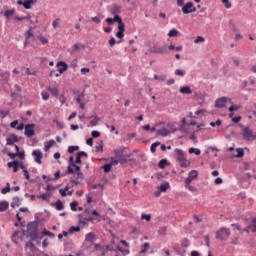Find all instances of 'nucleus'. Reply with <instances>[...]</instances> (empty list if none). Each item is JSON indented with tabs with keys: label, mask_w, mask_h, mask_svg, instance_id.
Here are the masks:
<instances>
[{
	"label": "nucleus",
	"mask_w": 256,
	"mask_h": 256,
	"mask_svg": "<svg viewBox=\"0 0 256 256\" xmlns=\"http://www.w3.org/2000/svg\"><path fill=\"white\" fill-rule=\"evenodd\" d=\"M228 111H230L231 113H233V111H239V106L232 105L228 108Z\"/></svg>",
	"instance_id": "nucleus-56"
},
{
	"label": "nucleus",
	"mask_w": 256,
	"mask_h": 256,
	"mask_svg": "<svg viewBox=\"0 0 256 256\" xmlns=\"http://www.w3.org/2000/svg\"><path fill=\"white\" fill-rule=\"evenodd\" d=\"M227 100H228L227 97L218 98L215 102V107L217 109H223V107L227 105Z\"/></svg>",
	"instance_id": "nucleus-10"
},
{
	"label": "nucleus",
	"mask_w": 256,
	"mask_h": 256,
	"mask_svg": "<svg viewBox=\"0 0 256 256\" xmlns=\"http://www.w3.org/2000/svg\"><path fill=\"white\" fill-rule=\"evenodd\" d=\"M84 240L86 242H90V243L95 242V240H96L95 234L94 233H87Z\"/></svg>",
	"instance_id": "nucleus-21"
},
{
	"label": "nucleus",
	"mask_w": 256,
	"mask_h": 256,
	"mask_svg": "<svg viewBox=\"0 0 256 256\" xmlns=\"http://www.w3.org/2000/svg\"><path fill=\"white\" fill-rule=\"evenodd\" d=\"M39 41L42 43V45H47L49 43V40L43 36L39 37Z\"/></svg>",
	"instance_id": "nucleus-55"
},
{
	"label": "nucleus",
	"mask_w": 256,
	"mask_h": 256,
	"mask_svg": "<svg viewBox=\"0 0 256 256\" xmlns=\"http://www.w3.org/2000/svg\"><path fill=\"white\" fill-rule=\"evenodd\" d=\"M95 149L98 153H103V143L96 145Z\"/></svg>",
	"instance_id": "nucleus-54"
},
{
	"label": "nucleus",
	"mask_w": 256,
	"mask_h": 256,
	"mask_svg": "<svg viewBox=\"0 0 256 256\" xmlns=\"http://www.w3.org/2000/svg\"><path fill=\"white\" fill-rule=\"evenodd\" d=\"M150 248V243L145 242L144 245H142V250H141V254H144L145 252H147V250Z\"/></svg>",
	"instance_id": "nucleus-37"
},
{
	"label": "nucleus",
	"mask_w": 256,
	"mask_h": 256,
	"mask_svg": "<svg viewBox=\"0 0 256 256\" xmlns=\"http://www.w3.org/2000/svg\"><path fill=\"white\" fill-rule=\"evenodd\" d=\"M157 133L161 136V137H167L169 135V133H171V131H169V129L163 127L162 129L157 130Z\"/></svg>",
	"instance_id": "nucleus-20"
},
{
	"label": "nucleus",
	"mask_w": 256,
	"mask_h": 256,
	"mask_svg": "<svg viewBox=\"0 0 256 256\" xmlns=\"http://www.w3.org/2000/svg\"><path fill=\"white\" fill-rule=\"evenodd\" d=\"M42 235L48 236L49 238H55V234L53 232H49L48 230H42Z\"/></svg>",
	"instance_id": "nucleus-33"
},
{
	"label": "nucleus",
	"mask_w": 256,
	"mask_h": 256,
	"mask_svg": "<svg viewBox=\"0 0 256 256\" xmlns=\"http://www.w3.org/2000/svg\"><path fill=\"white\" fill-rule=\"evenodd\" d=\"M49 194H43L41 196H39V199H42L43 201H49Z\"/></svg>",
	"instance_id": "nucleus-58"
},
{
	"label": "nucleus",
	"mask_w": 256,
	"mask_h": 256,
	"mask_svg": "<svg viewBox=\"0 0 256 256\" xmlns=\"http://www.w3.org/2000/svg\"><path fill=\"white\" fill-rule=\"evenodd\" d=\"M250 228L252 233H256V216L252 218Z\"/></svg>",
	"instance_id": "nucleus-29"
},
{
	"label": "nucleus",
	"mask_w": 256,
	"mask_h": 256,
	"mask_svg": "<svg viewBox=\"0 0 256 256\" xmlns=\"http://www.w3.org/2000/svg\"><path fill=\"white\" fill-rule=\"evenodd\" d=\"M19 142V137L15 134H11L7 139H6V145H13L14 143Z\"/></svg>",
	"instance_id": "nucleus-14"
},
{
	"label": "nucleus",
	"mask_w": 256,
	"mask_h": 256,
	"mask_svg": "<svg viewBox=\"0 0 256 256\" xmlns=\"http://www.w3.org/2000/svg\"><path fill=\"white\" fill-rule=\"evenodd\" d=\"M180 93H182L183 95H191V93H193V90H191V87L189 86H184L180 88Z\"/></svg>",
	"instance_id": "nucleus-18"
},
{
	"label": "nucleus",
	"mask_w": 256,
	"mask_h": 256,
	"mask_svg": "<svg viewBox=\"0 0 256 256\" xmlns=\"http://www.w3.org/2000/svg\"><path fill=\"white\" fill-rule=\"evenodd\" d=\"M221 2L224 4V7L226 9H231L232 5L231 2H229V0H221Z\"/></svg>",
	"instance_id": "nucleus-45"
},
{
	"label": "nucleus",
	"mask_w": 256,
	"mask_h": 256,
	"mask_svg": "<svg viewBox=\"0 0 256 256\" xmlns=\"http://www.w3.org/2000/svg\"><path fill=\"white\" fill-rule=\"evenodd\" d=\"M114 155L116 159L119 161H127L125 157H128L127 154H125V148L124 149H118L114 151Z\"/></svg>",
	"instance_id": "nucleus-8"
},
{
	"label": "nucleus",
	"mask_w": 256,
	"mask_h": 256,
	"mask_svg": "<svg viewBox=\"0 0 256 256\" xmlns=\"http://www.w3.org/2000/svg\"><path fill=\"white\" fill-rule=\"evenodd\" d=\"M159 191H161L162 193L167 192V190L169 189V182H164L159 186Z\"/></svg>",
	"instance_id": "nucleus-26"
},
{
	"label": "nucleus",
	"mask_w": 256,
	"mask_h": 256,
	"mask_svg": "<svg viewBox=\"0 0 256 256\" xmlns=\"http://www.w3.org/2000/svg\"><path fill=\"white\" fill-rule=\"evenodd\" d=\"M47 91H49L51 93V95H53V97H59V89L57 87L49 86L47 88Z\"/></svg>",
	"instance_id": "nucleus-19"
},
{
	"label": "nucleus",
	"mask_w": 256,
	"mask_h": 256,
	"mask_svg": "<svg viewBox=\"0 0 256 256\" xmlns=\"http://www.w3.org/2000/svg\"><path fill=\"white\" fill-rule=\"evenodd\" d=\"M56 67H58V73H60V75H63V73L67 71L69 66L64 61H59L56 64Z\"/></svg>",
	"instance_id": "nucleus-11"
},
{
	"label": "nucleus",
	"mask_w": 256,
	"mask_h": 256,
	"mask_svg": "<svg viewBox=\"0 0 256 256\" xmlns=\"http://www.w3.org/2000/svg\"><path fill=\"white\" fill-rule=\"evenodd\" d=\"M196 178H198V171L196 170L190 171L188 178L185 179V184L190 185L192 181L195 180Z\"/></svg>",
	"instance_id": "nucleus-9"
},
{
	"label": "nucleus",
	"mask_w": 256,
	"mask_h": 256,
	"mask_svg": "<svg viewBox=\"0 0 256 256\" xmlns=\"http://www.w3.org/2000/svg\"><path fill=\"white\" fill-rule=\"evenodd\" d=\"M116 244H115V240H111V245H106V247H104V249L108 252H113L116 249Z\"/></svg>",
	"instance_id": "nucleus-22"
},
{
	"label": "nucleus",
	"mask_w": 256,
	"mask_h": 256,
	"mask_svg": "<svg viewBox=\"0 0 256 256\" xmlns=\"http://www.w3.org/2000/svg\"><path fill=\"white\" fill-rule=\"evenodd\" d=\"M53 145H55V140H49L44 145V151H49V149H51V147H53Z\"/></svg>",
	"instance_id": "nucleus-27"
},
{
	"label": "nucleus",
	"mask_w": 256,
	"mask_h": 256,
	"mask_svg": "<svg viewBox=\"0 0 256 256\" xmlns=\"http://www.w3.org/2000/svg\"><path fill=\"white\" fill-rule=\"evenodd\" d=\"M159 145H161V142H154L150 146L151 153H155V151H157V147H159Z\"/></svg>",
	"instance_id": "nucleus-31"
},
{
	"label": "nucleus",
	"mask_w": 256,
	"mask_h": 256,
	"mask_svg": "<svg viewBox=\"0 0 256 256\" xmlns=\"http://www.w3.org/2000/svg\"><path fill=\"white\" fill-rule=\"evenodd\" d=\"M179 35V32L177 29L173 28L169 31L168 37H177Z\"/></svg>",
	"instance_id": "nucleus-30"
},
{
	"label": "nucleus",
	"mask_w": 256,
	"mask_h": 256,
	"mask_svg": "<svg viewBox=\"0 0 256 256\" xmlns=\"http://www.w3.org/2000/svg\"><path fill=\"white\" fill-rule=\"evenodd\" d=\"M175 155L177 161H186L185 159V153L181 149H175Z\"/></svg>",
	"instance_id": "nucleus-15"
},
{
	"label": "nucleus",
	"mask_w": 256,
	"mask_h": 256,
	"mask_svg": "<svg viewBox=\"0 0 256 256\" xmlns=\"http://www.w3.org/2000/svg\"><path fill=\"white\" fill-rule=\"evenodd\" d=\"M194 43H205V38H203V36H198L195 40Z\"/></svg>",
	"instance_id": "nucleus-49"
},
{
	"label": "nucleus",
	"mask_w": 256,
	"mask_h": 256,
	"mask_svg": "<svg viewBox=\"0 0 256 256\" xmlns=\"http://www.w3.org/2000/svg\"><path fill=\"white\" fill-rule=\"evenodd\" d=\"M19 125V120H14L10 123L11 129H17V126Z\"/></svg>",
	"instance_id": "nucleus-50"
},
{
	"label": "nucleus",
	"mask_w": 256,
	"mask_h": 256,
	"mask_svg": "<svg viewBox=\"0 0 256 256\" xmlns=\"http://www.w3.org/2000/svg\"><path fill=\"white\" fill-rule=\"evenodd\" d=\"M41 95H42V99L43 101H48L49 100V93L48 92H41Z\"/></svg>",
	"instance_id": "nucleus-52"
},
{
	"label": "nucleus",
	"mask_w": 256,
	"mask_h": 256,
	"mask_svg": "<svg viewBox=\"0 0 256 256\" xmlns=\"http://www.w3.org/2000/svg\"><path fill=\"white\" fill-rule=\"evenodd\" d=\"M115 43H117V40H115L114 37L110 38V40H109L110 47H113L115 45Z\"/></svg>",
	"instance_id": "nucleus-62"
},
{
	"label": "nucleus",
	"mask_w": 256,
	"mask_h": 256,
	"mask_svg": "<svg viewBox=\"0 0 256 256\" xmlns=\"http://www.w3.org/2000/svg\"><path fill=\"white\" fill-rule=\"evenodd\" d=\"M55 208H56V211L64 210V204L62 203L61 200H58L55 202Z\"/></svg>",
	"instance_id": "nucleus-28"
},
{
	"label": "nucleus",
	"mask_w": 256,
	"mask_h": 256,
	"mask_svg": "<svg viewBox=\"0 0 256 256\" xmlns=\"http://www.w3.org/2000/svg\"><path fill=\"white\" fill-rule=\"evenodd\" d=\"M7 209H9V202L1 201L0 202V212L7 211Z\"/></svg>",
	"instance_id": "nucleus-25"
},
{
	"label": "nucleus",
	"mask_w": 256,
	"mask_h": 256,
	"mask_svg": "<svg viewBox=\"0 0 256 256\" xmlns=\"http://www.w3.org/2000/svg\"><path fill=\"white\" fill-rule=\"evenodd\" d=\"M26 74L27 75H33L35 77V75H37V71H32L31 72V69L27 68L26 69Z\"/></svg>",
	"instance_id": "nucleus-60"
},
{
	"label": "nucleus",
	"mask_w": 256,
	"mask_h": 256,
	"mask_svg": "<svg viewBox=\"0 0 256 256\" xmlns=\"http://www.w3.org/2000/svg\"><path fill=\"white\" fill-rule=\"evenodd\" d=\"M141 219L150 222L151 215L150 214H142Z\"/></svg>",
	"instance_id": "nucleus-53"
},
{
	"label": "nucleus",
	"mask_w": 256,
	"mask_h": 256,
	"mask_svg": "<svg viewBox=\"0 0 256 256\" xmlns=\"http://www.w3.org/2000/svg\"><path fill=\"white\" fill-rule=\"evenodd\" d=\"M94 251H96L100 256H105L108 252L102 245L99 244L94 245Z\"/></svg>",
	"instance_id": "nucleus-12"
},
{
	"label": "nucleus",
	"mask_w": 256,
	"mask_h": 256,
	"mask_svg": "<svg viewBox=\"0 0 256 256\" xmlns=\"http://www.w3.org/2000/svg\"><path fill=\"white\" fill-rule=\"evenodd\" d=\"M106 23H108V25H114L115 23H118V32L116 33V37L118 39H123V37H125V23L123 22L121 16L106 18Z\"/></svg>",
	"instance_id": "nucleus-2"
},
{
	"label": "nucleus",
	"mask_w": 256,
	"mask_h": 256,
	"mask_svg": "<svg viewBox=\"0 0 256 256\" xmlns=\"http://www.w3.org/2000/svg\"><path fill=\"white\" fill-rule=\"evenodd\" d=\"M155 53H167V46H161L156 48Z\"/></svg>",
	"instance_id": "nucleus-34"
},
{
	"label": "nucleus",
	"mask_w": 256,
	"mask_h": 256,
	"mask_svg": "<svg viewBox=\"0 0 256 256\" xmlns=\"http://www.w3.org/2000/svg\"><path fill=\"white\" fill-rule=\"evenodd\" d=\"M7 166L8 168H13L14 173L18 172L20 167V169H22V172H24L25 179L30 180V174L28 173L27 168L23 165L22 162H18V161L8 162Z\"/></svg>",
	"instance_id": "nucleus-3"
},
{
	"label": "nucleus",
	"mask_w": 256,
	"mask_h": 256,
	"mask_svg": "<svg viewBox=\"0 0 256 256\" xmlns=\"http://www.w3.org/2000/svg\"><path fill=\"white\" fill-rule=\"evenodd\" d=\"M118 162H111L110 164H104V173H109L113 165H117Z\"/></svg>",
	"instance_id": "nucleus-24"
},
{
	"label": "nucleus",
	"mask_w": 256,
	"mask_h": 256,
	"mask_svg": "<svg viewBox=\"0 0 256 256\" xmlns=\"http://www.w3.org/2000/svg\"><path fill=\"white\" fill-rule=\"evenodd\" d=\"M189 153L190 154H195V155H201V150L199 148H189Z\"/></svg>",
	"instance_id": "nucleus-35"
},
{
	"label": "nucleus",
	"mask_w": 256,
	"mask_h": 256,
	"mask_svg": "<svg viewBox=\"0 0 256 256\" xmlns=\"http://www.w3.org/2000/svg\"><path fill=\"white\" fill-rule=\"evenodd\" d=\"M76 207H78L77 201H73L72 203H70V210H72L73 212L77 211Z\"/></svg>",
	"instance_id": "nucleus-44"
},
{
	"label": "nucleus",
	"mask_w": 256,
	"mask_h": 256,
	"mask_svg": "<svg viewBox=\"0 0 256 256\" xmlns=\"http://www.w3.org/2000/svg\"><path fill=\"white\" fill-rule=\"evenodd\" d=\"M91 135L94 139H97V137H101V132L97 131V130H93L91 132Z\"/></svg>",
	"instance_id": "nucleus-48"
},
{
	"label": "nucleus",
	"mask_w": 256,
	"mask_h": 256,
	"mask_svg": "<svg viewBox=\"0 0 256 256\" xmlns=\"http://www.w3.org/2000/svg\"><path fill=\"white\" fill-rule=\"evenodd\" d=\"M178 7H182V13L184 15H189L191 13V9L193 7V2H187L185 4V0H177Z\"/></svg>",
	"instance_id": "nucleus-6"
},
{
	"label": "nucleus",
	"mask_w": 256,
	"mask_h": 256,
	"mask_svg": "<svg viewBox=\"0 0 256 256\" xmlns=\"http://www.w3.org/2000/svg\"><path fill=\"white\" fill-rule=\"evenodd\" d=\"M35 124H27L25 125V132L24 135H26V137H33V135H35V130H34Z\"/></svg>",
	"instance_id": "nucleus-7"
},
{
	"label": "nucleus",
	"mask_w": 256,
	"mask_h": 256,
	"mask_svg": "<svg viewBox=\"0 0 256 256\" xmlns=\"http://www.w3.org/2000/svg\"><path fill=\"white\" fill-rule=\"evenodd\" d=\"M175 75H178L179 77H184L185 76V70L176 69L175 70Z\"/></svg>",
	"instance_id": "nucleus-43"
},
{
	"label": "nucleus",
	"mask_w": 256,
	"mask_h": 256,
	"mask_svg": "<svg viewBox=\"0 0 256 256\" xmlns=\"http://www.w3.org/2000/svg\"><path fill=\"white\" fill-rule=\"evenodd\" d=\"M27 21H30L31 25H35L37 23H39V20L37 19V17H31L30 18H26Z\"/></svg>",
	"instance_id": "nucleus-40"
},
{
	"label": "nucleus",
	"mask_w": 256,
	"mask_h": 256,
	"mask_svg": "<svg viewBox=\"0 0 256 256\" xmlns=\"http://www.w3.org/2000/svg\"><path fill=\"white\" fill-rule=\"evenodd\" d=\"M13 15H15V10H6L5 12H4V17H6V19H9V17H11V16H13Z\"/></svg>",
	"instance_id": "nucleus-32"
},
{
	"label": "nucleus",
	"mask_w": 256,
	"mask_h": 256,
	"mask_svg": "<svg viewBox=\"0 0 256 256\" xmlns=\"http://www.w3.org/2000/svg\"><path fill=\"white\" fill-rule=\"evenodd\" d=\"M83 157H84V159H87V158L89 157V155H88L87 152H85V151H80V152H78V153L76 154V159H75V161H81V159H83Z\"/></svg>",
	"instance_id": "nucleus-17"
},
{
	"label": "nucleus",
	"mask_w": 256,
	"mask_h": 256,
	"mask_svg": "<svg viewBox=\"0 0 256 256\" xmlns=\"http://www.w3.org/2000/svg\"><path fill=\"white\" fill-rule=\"evenodd\" d=\"M15 19L17 21H27V19H31V15H28V16H25V17L16 16Z\"/></svg>",
	"instance_id": "nucleus-51"
},
{
	"label": "nucleus",
	"mask_w": 256,
	"mask_h": 256,
	"mask_svg": "<svg viewBox=\"0 0 256 256\" xmlns=\"http://www.w3.org/2000/svg\"><path fill=\"white\" fill-rule=\"evenodd\" d=\"M76 163V164H74ZM81 161L77 162H70L68 166V173L69 174H76V177L72 179V183L75 185L81 184V181L83 180V173L81 172V167H79L78 164H80Z\"/></svg>",
	"instance_id": "nucleus-1"
},
{
	"label": "nucleus",
	"mask_w": 256,
	"mask_h": 256,
	"mask_svg": "<svg viewBox=\"0 0 256 256\" xmlns=\"http://www.w3.org/2000/svg\"><path fill=\"white\" fill-rule=\"evenodd\" d=\"M242 137L244 141H255L256 134L253 133V130L249 127H245L242 130Z\"/></svg>",
	"instance_id": "nucleus-5"
},
{
	"label": "nucleus",
	"mask_w": 256,
	"mask_h": 256,
	"mask_svg": "<svg viewBox=\"0 0 256 256\" xmlns=\"http://www.w3.org/2000/svg\"><path fill=\"white\" fill-rule=\"evenodd\" d=\"M230 235H232V233L229 228H220L216 232V240H227V238H229Z\"/></svg>",
	"instance_id": "nucleus-4"
},
{
	"label": "nucleus",
	"mask_w": 256,
	"mask_h": 256,
	"mask_svg": "<svg viewBox=\"0 0 256 256\" xmlns=\"http://www.w3.org/2000/svg\"><path fill=\"white\" fill-rule=\"evenodd\" d=\"M59 23H61V19L56 18V19L52 22V27H53V29H57V27H59Z\"/></svg>",
	"instance_id": "nucleus-41"
},
{
	"label": "nucleus",
	"mask_w": 256,
	"mask_h": 256,
	"mask_svg": "<svg viewBox=\"0 0 256 256\" xmlns=\"http://www.w3.org/2000/svg\"><path fill=\"white\" fill-rule=\"evenodd\" d=\"M241 121V116H236L232 118V123H239Z\"/></svg>",
	"instance_id": "nucleus-63"
},
{
	"label": "nucleus",
	"mask_w": 256,
	"mask_h": 256,
	"mask_svg": "<svg viewBox=\"0 0 256 256\" xmlns=\"http://www.w3.org/2000/svg\"><path fill=\"white\" fill-rule=\"evenodd\" d=\"M10 190H11V189H10V184L7 183L6 188L1 189V194L5 195L6 193H9Z\"/></svg>",
	"instance_id": "nucleus-47"
},
{
	"label": "nucleus",
	"mask_w": 256,
	"mask_h": 256,
	"mask_svg": "<svg viewBox=\"0 0 256 256\" xmlns=\"http://www.w3.org/2000/svg\"><path fill=\"white\" fill-rule=\"evenodd\" d=\"M32 155L34 157V161H41L43 159V152H41V150H34Z\"/></svg>",
	"instance_id": "nucleus-16"
},
{
	"label": "nucleus",
	"mask_w": 256,
	"mask_h": 256,
	"mask_svg": "<svg viewBox=\"0 0 256 256\" xmlns=\"http://www.w3.org/2000/svg\"><path fill=\"white\" fill-rule=\"evenodd\" d=\"M233 155L234 157L241 158L243 157V155H245V151L243 150V148H237Z\"/></svg>",
	"instance_id": "nucleus-23"
},
{
	"label": "nucleus",
	"mask_w": 256,
	"mask_h": 256,
	"mask_svg": "<svg viewBox=\"0 0 256 256\" xmlns=\"http://www.w3.org/2000/svg\"><path fill=\"white\" fill-rule=\"evenodd\" d=\"M31 5L28 0L24 1L23 7L24 9H31Z\"/></svg>",
	"instance_id": "nucleus-59"
},
{
	"label": "nucleus",
	"mask_w": 256,
	"mask_h": 256,
	"mask_svg": "<svg viewBox=\"0 0 256 256\" xmlns=\"http://www.w3.org/2000/svg\"><path fill=\"white\" fill-rule=\"evenodd\" d=\"M81 230V227L80 226H72L69 228V233L72 234V233H75V232H79Z\"/></svg>",
	"instance_id": "nucleus-36"
},
{
	"label": "nucleus",
	"mask_w": 256,
	"mask_h": 256,
	"mask_svg": "<svg viewBox=\"0 0 256 256\" xmlns=\"http://www.w3.org/2000/svg\"><path fill=\"white\" fill-rule=\"evenodd\" d=\"M75 151H79V146H69L68 153L73 154Z\"/></svg>",
	"instance_id": "nucleus-38"
},
{
	"label": "nucleus",
	"mask_w": 256,
	"mask_h": 256,
	"mask_svg": "<svg viewBox=\"0 0 256 256\" xmlns=\"http://www.w3.org/2000/svg\"><path fill=\"white\" fill-rule=\"evenodd\" d=\"M99 123V117L95 116L91 121H90V125L92 127H96V125H98Z\"/></svg>",
	"instance_id": "nucleus-39"
},
{
	"label": "nucleus",
	"mask_w": 256,
	"mask_h": 256,
	"mask_svg": "<svg viewBox=\"0 0 256 256\" xmlns=\"http://www.w3.org/2000/svg\"><path fill=\"white\" fill-rule=\"evenodd\" d=\"M91 21H93V23H101V18L99 16H95L91 18Z\"/></svg>",
	"instance_id": "nucleus-57"
},
{
	"label": "nucleus",
	"mask_w": 256,
	"mask_h": 256,
	"mask_svg": "<svg viewBox=\"0 0 256 256\" xmlns=\"http://www.w3.org/2000/svg\"><path fill=\"white\" fill-rule=\"evenodd\" d=\"M31 37H33V33L31 32V30H27L25 32V40L29 41V39H31Z\"/></svg>",
	"instance_id": "nucleus-46"
},
{
	"label": "nucleus",
	"mask_w": 256,
	"mask_h": 256,
	"mask_svg": "<svg viewBox=\"0 0 256 256\" xmlns=\"http://www.w3.org/2000/svg\"><path fill=\"white\" fill-rule=\"evenodd\" d=\"M110 13L114 17H119V15H121V6L119 5L112 6V8L110 9Z\"/></svg>",
	"instance_id": "nucleus-13"
},
{
	"label": "nucleus",
	"mask_w": 256,
	"mask_h": 256,
	"mask_svg": "<svg viewBox=\"0 0 256 256\" xmlns=\"http://www.w3.org/2000/svg\"><path fill=\"white\" fill-rule=\"evenodd\" d=\"M193 220L195 221V223H201L202 222V218L199 216H193Z\"/></svg>",
	"instance_id": "nucleus-64"
},
{
	"label": "nucleus",
	"mask_w": 256,
	"mask_h": 256,
	"mask_svg": "<svg viewBox=\"0 0 256 256\" xmlns=\"http://www.w3.org/2000/svg\"><path fill=\"white\" fill-rule=\"evenodd\" d=\"M169 166V162H167V161H161V162H159V164H158V167L160 168V169H164L165 167H168Z\"/></svg>",
	"instance_id": "nucleus-42"
},
{
	"label": "nucleus",
	"mask_w": 256,
	"mask_h": 256,
	"mask_svg": "<svg viewBox=\"0 0 256 256\" xmlns=\"http://www.w3.org/2000/svg\"><path fill=\"white\" fill-rule=\"evenodd\" d=\"M186 189H188L190 192H195L196 191V188H195V186H191V185H189V184H186Z\"/></svg>",
	"instance_id": "nucleus-61"
}]
</instances>
